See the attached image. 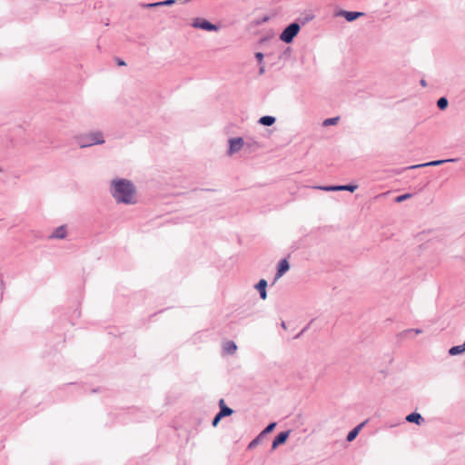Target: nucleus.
Segmentation results:
<instances>
[{
  "mask_svg": "<svg viewBox=\"0 0 465 465\" xmlns=\"http://www.w3.org/2000/svg\"><path fill=\"white\" fill-rule=\"evenodd\" d=\"M263 72H264V68H263V66H262L260 69V74H263Z\"/></svg>",
  "mask_w": 465,
  "mask_h": 465,
  "instance_id": "c756f323",
  "label": "nucleus"
},
{
  "mask_svg": "<svg viewBox=\"0 0 465 465\" xmlns=\"http://www.w3.org/2000/svg\"><path fill=\"white\" fill-rule=\"evenodd\" d=\"M300 25L296 23L291 24L281 34V40L285 43H291L293 37L299 33Z\"/></svg>",
  "mask_w": 465,
  "mask_h": 465,
  "instance_id": "7ed1b4c3",
  "label": "nucleus"
},
{
  "mask_svg": "<svg viewBox=\"0 0 465 465\" xmlns=\"http://www.w3.org/2000/svg\"><path fill=\"white\" fill-rule=\"evenodd\" d=\"M290 431H282L278 434V436L274 439L272 441V450H275L279 445L284 443L288 437H289Z\"/></svg>",
  "mask_w": 465,
  "mask_h": 465,
  "instance_id": "6e6552de",
  "label": "nucleus"
},
{
  "mask_svg": "<svg viewBox=\"0 0 465 465\" xmlns=\"http://www.w3.org/2000/svg\"><path fill=\"white\" fill-rule=\"evenodd\" d=\"M421 84L425 85V81L424 80L421 81Z\"/></svg>",
  "mask_w": 465,
  "mask_h": 465,
  "instance_id": "7c9ffc66",
  "label": "nucleus"
},
{
  "mask_svg": "<svg viewBox=\"0 0 465 465\" xmlns=\"http://www.w3.org/2000/svg\"><path fill=\"white\" fill-rule=\"evenodd\" d=\"M290 268L289 262L286 259L280 262L278 271L276 273V279L282 277Z\"/></svg>",
  "mask_w": 465,
  "mask_h": 465,
  "instance_id": "9d476101",
  "label": "nucleus"
},
{
  "mask_svg": "<svg viewBox=\"0 0 465 465\" xmlns=\"http://www.w3.org/2000/svg\"><path fill=\"white\" fill-rule=\"evenodd\" d=\"M266 286L267 282L264 279L260 280V282L256 285V289L260 292V295L262 299H266Z\"/></svg>",
  "mask_w": 465,
  "mask_h": 465,
  "instance_id": "f8f14e48",
  "label": "nucleus"
},
{
  "mask_svg": "<svg viewBox=\"0 0 465 465\" xmlns=\"http://www.w3.org/2000/svg\"><path fill=\"white\" fill-rule=\"evenodd\" d=\"M75 141L81 148L90 147L104 143V134L98 131L80 134L75 137Z\"/></svg>",
  "mask_w": 465,
  "mask_h": 465,
  "instance_id": "f03ea898",
  "label": "nucleus"
},
{
  "mask_svg": "<svg viewBox=\"0 0 465 465\" xmlns=\"http://www.w3.org/2000/svg\"><path fill=\"white\" fill-rule=\"evenodd\" d=\"M68 231L66 225H61L55 228L53 232L49 235L51 240H63L67 236Z\"/></svg>",
  "mask_w": 465,
  "mask_h": 465,
  "instance_id": "20e7f679",
  "label": "nucleus"
},
{
  "mask_svg": "<svg viewBox=\"0 0 465 465\" xmlns=\"http://www.w3.org/2000/svg\"><path fill=\"white\" fill-rule=\"evenodd\" d=\"M110 192L113 197H116V179L111 181Z\"/></svg>",
  "mask_w": 465,
  "mask_h": 465,
  "instance_id": "aec40b11",
  "label": "nucleus"
},
{
  "mask_svg": "<svg viewBox=\"0 0 465 465\" xmlns=\"http://www.w3.org/2000/svg\"><path fill=\"white\" fill-rule=\"evenodd\" d=\"M255 56L257 58V60L262 63V59H263V54L262 53H256L255 54Z\"/></svg>",
  "mask_w": 465,
  "mask_h": 465,
  "instance_id": "a878e982",
  "label": "nucleus"
},
{
  "mask_svg": "<svg viewBox=\"0 0 465 465\" xmlns=\"http://www.w3.org/2000/svg\"><path fill=\"white\" fill-rule=\"evenodd\" d=\"M193 26L196 27V28H202L204 30H208V31L216 30V26L214 25H213L210 22L205 21V20L200 21V19H196L193 22Z\"/></svg>",
  "mask_w": 465,
  "mask_h": 465,
  "instance_id": "0eeeda50",
  "label": "nucleus"
},
{
  "mask_svg": "<svg viewBox=\"0 0 465 465\" xmlns=\"http://www.w3.org/2000/svg\"><path fill=\"white\" fill-rule=\"evenodd\" d=\"M243 141L242 138H234L230 140L229 153L232 154L242 149Z\"/></svg>",
  "mask_w": 465,
  "mask_h": 465,
  "instance_id": "423d86ee",
  "label": "nucleus"
},
{
  "mask_svg": "<svg viewBox=\"0 0 465 465\" xmlns=\"http://www.w3.org/2000/svg\"><path fill=\"white\" fill-rule=\"evenodd\" d=\"M257 444V440H253L250 445H249V448H252L253 446H255Z\"/></svg>",
  "mask_w": 465,
  "mask_h": 465,
  "instance_id": "bb28decb",
  "label": "nucleus"
},
{
  "mask_svg": "<svg viewBox=\"0 0 465 465\" xmlns=\"http://www.w3.org/2000/svg\"><path fill=\"white\" fill-rule=\"evenodd\" d=\"M340 15L349 22L354 21L355 19L361 17L363 13L361 12H349V11H341Z\"/></svg>",
  "mask_w": 465,
  "mask_h": 465,
  "instance_id": "1a4fd4ad",
  "label": "nucleus"
},
{
  "mask_svg": "<svg viewBox=\"0 0 465 465\" xmlns=\"http://www.w3.org/2000/svg\"><path fill=\"white\" fill-rule=\"evenodd\" d=\"M339 117L328 118L323 121L322 124L323 126L334 125L339 122Z\"/></svg>",
  "mask_w": 465,
  "mask_h": 465,
  "instance_id": "a211bd4d",
  "label": "nucleus"
},
{
  "mask_svg": "<svg viewBox=\"0 0 465 465\" xmlns=\"http://www.w3.org/2000/svg\"><path fill=\"white\" fill-rule=\"evenodd\" d=\"M362 426H363V423L358 425L352 430H351L348 433V435H347V440L348 441H352L356 438V436L358 435V433L361 430V429L362 428Z\"/></svg>",
  "mask_w": 465,
  "mask_h": 465,
  "instance_id": "2eb2a0df",
  "label": "nucleus"
},
{
  "mask_svg": "<svg viewBox=\"0 0 465 465\" xmlns=\"http://www.w3.org/2000/svg\"><path fill=\"white\" fill-rule=\"evenodd\" d=\"M406 420L409 422H414L416 424H420L423 421V418L420 416V414L413 412L409 414L406 417Z\"/></svg>",
  "mask_w": 465,
  "mask_h": 465,
  "instance_id": "ddd939ff",
  "label": "nucleus"
},
{
  "mask_svg": "<svg viewBox=\"0 0 465 465\" xmlns=\"http://www.w3.org/2000/svg\"><path fill=\"white\" fill-rule=\"evenodd\" d=\"M173 3H174V0H166L163 2H160V3L151 4V5H149V6L170 5H173Z\"/></svg>",
  "mask_w": 465,
  "mask_h": 465,
  "instance_id": "4be33fe9",
  "label": "nucleus"
},
{
  "mask_svg": "<svg viewBox=\"0 0 465 465\" xmlns=\"http://www.w3.org/2000/svg\"><path fill=\"white\" fill-rule=\"evenodd\" d=\"M445 161H433V162H430V163H424V164H420V165H416L415 167H420V166H436V165H440L442 163H444Z\"/></svg>",
  "mask_w": 465,
  "mask_h": 465,
  "instance_id": "412c9836",
  "label": "nucleus"
},
{
  "mask_svg": "<svg viewBox=\"0 0 465 465\" xmlns=\"http://www.w3.org/2000/svg\"><path fill=\"white\" fill-rule=\"evenodd\" d=\"M275 122V118L272 116H262L260 118L259 123L263 125L270 126L273 124Z\"/></svg>",
  "mask_w": 465,
  "mask_h": 465,
  "instance_id": "dca6fc26",
  "label": "nucleus"
},
{
  "mask_svg": "<svg viewBox=\"0 0 465 465\" xmlns=\"http://www.w3.org/2000/svg\"><path fill=\"white\" fill-rule=\"evenodd\" d=\"M222 419V417L219 415V413L214 417L213 420V426H217V424L219 423L220 420Z\"/></svg>",
  "mask_w": 465,
  "mask_h": 465,
  "instance_id": "393cba45",
  "label": "nucleus"
},
{
  "mask_svg": "<svg viewBox=\"0 0 465 465\" xmlns=\"http://www.w3.org/2000/svg\"><path fill=\"white\" fill-rule=\"evenodd\" d=\"M437 105L440 109L443 110L448 106V100L444 97H441L438 100Z\"/></svg>",
  "mask_w": 465,
  "mask_h": 465,
  "instance_id": "6ab92c4d",
  "label": "nucleus"
},
{
  "mask_svg": "<svg viewBox=\"0 0 465 465\" xmlns=\"http://www.w3.org/2000/svg\"><path fill=\"white\" fill-rule=\"evenodd\" d=\"M223 350L226 352H228L230 354H232L237 350V346H236V344L233 341H229L224 342Z\"/></svg>",
  "mask_w": 465,
  "mask_h": 465,
  "instance_id": "4468645a",
  "label": "nucleus"
},
{
  "mask_svg": "<svg viewBox=\"0 0 465 465\" xmlns=\"http://www.w3.org/2000/svg\"><path fill=\"white\" fill-rule=\"evenodd\" d=\"M276 426V423L275 422H272L271 424H269L265 429L264 430L262 431V433H269L271 431H272V430L275 428Z\"/></svg>",
  "mask_w": 465,
  "mask_h": 465,
  "instance_id": "5701e85b",
  "label": "nucleus"
},
{
  "mask_svg": "<svg viewBox=\"0 0 465 465\" xmlns=\"http://www.w3.org/2000/svg\"><path fill=\"white\" fill-rule=\"evenodd\" d=\"M117 64H118V65H123V64H124V62H122V61H119V60H118Z\"/></svg>",
  "mask_w": 465,
  "mask_h": 465,
  "instance_id": "c85d7f7f",
  "label": "nucleus"
},
{
  "mask_svg": "<svg viewBox=\"0 0 465 465\" xmlns=\"http://www.w3.org/2000/svg\"><path fill=\"white\" fill-rule=\"evenodd\" d=\"M414 331L416 334L421 333V330H420V329H416V330H414Z\"/></svg>",
  "mask_w": 465,
  "mask_h": 465,
  "instance_id": "cd10ccee",
  "label": "nucleus"
},
{
  "mask_svg": "<svg viewBox=\"0 0 465 465\" xmlns=\"http://www.w3.org/2000/svg\"><path fill=\"white\" fill-rule=\"evenodd\" d=\"M2 172H3V170H2V168L0 167V173H2Z\"/></svg>",
  "mask_w": 465,
  "mask_h": 465,
  "instance_id": "2f4dec72",
  "label": "nucleus"
},
{
  "mask_svg": "<svg viewBox=\"0 0 465 465\" xmlns=\"http://www.w3.org/2000/svg\"><path fill=\"white\" fill-rule=\"evenodd\" d=\"M220 411L219 415L223 418L225 416H229L232 413V410L225 405L224 400L221 399L219 401Z\"/></svg>",
  "mask_w": 465,
  "mask_h": 465,
  "instance_id": "9b49d317",
  "label": "nucleus"
},
{
  "mask_svg": "<svg viewBox=\"0 0 465 465\" xmlns=\"http://www.w3.org/2000/svg\"><path fill=\"white\" fill-rule=\"evenodd\" d=\"M137 201L136 190L128 180H118V203L134 204Z\"/></svg>",
  "mask_w": 465,
  "mask_h": 465,
  "instance_id": "f257e3e1",
  "label": "nucleus"
},
{
  "mask_svg": "<svg viewBox=\"0 0 465 465\" xmlns=\"http://www.w3.org/2000/svg\"><path fill=\"white\" fill-rule=\"evenodd\" d=\"M315 189L330 192V191H350L354 192L357 185H338V186H316Z\"/></svg>",
  "mask_w": 465,
  "mask_h": 465,
  "instance_id": "39448f33",
  "label": "nucleus"
},
{
  "mask_svg": "<svg viewBox=\"0 0 465 465\" xmlns=\"http://www.w3.org/2000/svg\"><path fill=\"white\" fill-rule=\"evenodd\" d=\"M410 197H411V194H409V193L402 194V195H400V196H398L396 198V202L397 203H401V202H402V201H404V200H406V199H408Z\"/></svg>",
  "mask_w": 465,
  "mask_h": 465,
  "instance_id": "b1692460",
  "label": "nucleus"
},
{
  "mask_svg": "<svg viewBox=\"0 0 465 465\" xmlns=\"http://www.w3.org/2000/svg\"><path fill=\"white\" fill-rule=\"evenodd\" d=\"M465 351V347L464 345H459V346H453L450 349V355H457V354H460L461 352Z\"/></svg>",
  "mask_w": 465,
  "mask_h": 465,
  "instance_id": "f3484780",
  "label": "nucleus"
}]
</instances>
